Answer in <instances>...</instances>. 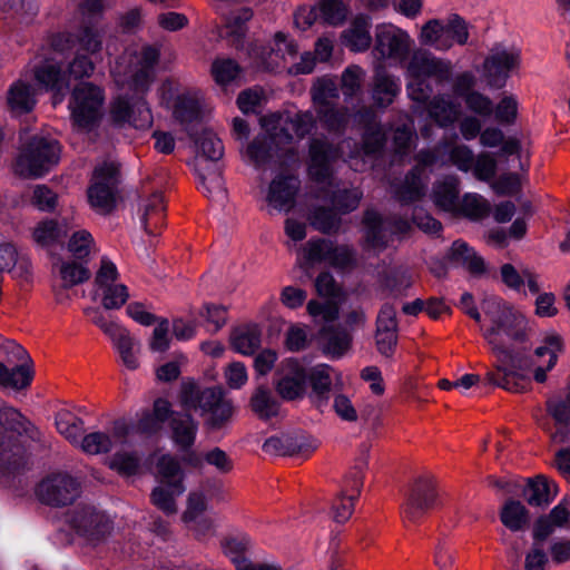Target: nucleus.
Returning <instances> with one entry per match:
<instances>
[{
	"instance_id": "nucleus-1",
	"label": "nucleus",
	"mask_w": 570,
	"mask_h": 570,
	"mask_svg": "<svg viewBox=\"0 0 570 570\" xmlns=\"http://www.w3.org/2000/svg\"><path fill=\"white\" fill-rule=\"evenodd\" d=\"M462 311L481 324L482 335L497 357L495 371L488 372L485 380L509 392L524 391L529 383V365L514 352V344L525 337V317L497 296H487L481 305L484 314L474 306L473 297L464 293L460 299Z\"/></svg>"
},
{
	"instance_id": "nucleus-2",
	"label": "nucleus",
	"mask_w": 570,
	"mask_h": 570,
	"mask_svg": "<svg viewBox=\"0 0 570 570\" xmlns=\"http://www.w3.org/2000/svg\"><path fill=\"white\" fill-rule=\"evenodd\" d=\"M105 8V0H85L79 4L82 21L77 27L52 33L49 46L40 48L29 71H94L102 48V31L90 21Z\"/></svg>"
},
{
	"instance_id": "nucleus-3",
	"label": "nucleus",
	"mask_w": 570,
	"mask_h": 570,
	"mask_svg": "<svg viewBox=\"0 0 570 570\" xmlns=\"http://www.w3.org/2000/svg\"><path fill=\"white\" fill-rule=\"evenodd\" d=\"M410 32L392 22L376 24L372 55L376 71L385 67H402L407 71H449L450 61L423 48H414Z\"/></svg>"
},
{
	"instance_id": "nucleus-4",
	"label": "nucleus",
	"mask_w": 570,
	"mask_h": 570,
	"mask_svg": "<svg viewBox=\"0 0 570 570\" xmlns=\"http://www.w3.org/2000/svg\"><path fill=\"white\" fill-rule=\"evenodd\" d=\"M266 136L257 137L246 147L245 158L255 166L266 164L274 154L285 148L294 139L303 138L313 127V118L309 114L288 115L273 114L261 120Z\"/></svg>"
},
{
	"instance_id": "nucleus-5",
	"label": "nucleus",
	"mask_w": 570,
	"mask_h": 570,
	"mask_svg": "<svg viewBox=\"0 0 570 570\" xmlns=\"http://www.w3.org/2000/svg\"><path fill=\"white\" fill-rule=\"evenodd\" d=\"M21 150L17 159L16 170L23 177H40L56 166L60 159V145L40 134L30 136L23 130L20 136Z\"/></svg>"
},
{
	"instance_id": "nucleus-6",
	"label": "nucleus",
	"mask_w": 570,
	"mask_h": 570,
	"mask_svg": "<svg viewBox=\"0 0 570 570\" xmlns=\"http://www.w3.org/2000/svg\"><path fill=\"white\" fill-rule=\"evenodd\" d=\"M470 38L469 22L458 13H451L445 19L432 18L426 20L417 32L420 48L446 52L455 45L464 46Z\"/></svg>"
},
{
	"instance_id": "nucleus-7",
	"label": "nucleus",
	"mask_w": 570,
	"mask_h": 570,
	"mask_svg": "<svg viewBox=\"0 0 570 570\" xmlns=\"http://www.w3.org/2000/svg\"><path fill=\"white\" fill-rule=\"evenodd\" d=\"M156 462L157 485L150 493L151 503L166 514H175L178 511L177 499L186 490L184 484V471L179 462L169 454L154 455Z\"/></svg>"
},
{
	"instance_id": "nucleus-8",
	"label": "nucleus",
	"mask_w": 570,
	"mask_h": 570,
	"mask_svg": "<svg viewBox=\"0 0 570 570\" xmlns=\"http://www.w3.org/2000/svg\"><path fill=\"white\" fill-rule=\"evenodd\" d=\"M105 101L101 87L85 80L75 83L68 104L75 129L80 132L95 129L105 114Z\"/></svg>"
},
{
	"instance_id": "nucleus-9",
	"label": "nucleus",
	"mask_w": 570,
	"mask_h": 570,
	"mask_svg": "<svg viewBox=\"0 0 570 570\" xmlns=\"http://www.w3.org/2000/svg\"><path fill=\"white\" fill-rule=\"evenodd\" d=\"M118 184V167L115 161L105 160L94 170L88 189L90 205L100 213H108L115 206Z\"/></svg>"
},
{
	"instance_id": "nucleus-10",
	"label": "nucleus",
	"mask_w": 570,
	"mask_h": 570,
	"mask_svg": "<svg viewBox=\"0 0 570 570\" xmlns=\"http://www.w3.org/2000/svg\"><path fill=\"white\" fill-rule=\"evenodd\" d=\"M362 191L357 188L337 189L330 199L331 208L318 207L311 214V224L318 230L330 233L338 225V214H346L357 208Z\"/></svg>"
},
{
	"instance_id": "nucleus-11",
	"label": "nucleus",
	"mask_w": 570,
	"mask_h": 570,
	"mask_svg": "<svg viewBox=\"0 0 570 570\" xmlns=\"http://www.w3.org/2000/svg\"><path fill=\"white\" fill-rule=\"evenodd\" d=\"M94 297L107 309L121 307L129 297L127 287L118 282L116 265L102 257L95 278Z\"/></svg>"
},
{
	"instance_id": "nucleus-12",
	"label": "nucleus",
	"mask_w": 570,
	"mask_h": 570,
	"mask_svg": "<svg viewBox=\"0 0 570 570\" xmlns=\"http://www.w3.org/2000/svg\"><path fill=\"white\" fill-rule=\"evenodd\" d=\"M68 522L71 529L89 544H98L111 531L109 518L92 507L75 510Z\"/></svg>"
},
{
	"instance_id": "nucleus-13",
	"label": "nucleus",
	"mask_w": 570,
	"mask_h": 570,
	"mask_svg": "<svg viewBox=\"0 0 570 570\" xmlns=\"http://www.w3.org/2000/svg\"><path fill=\"white\" fill-rule=\"evenodd\" d=\"M52 276L56 301L59 304H65L69 299L66 289L86 282L90 276V272L86 262L73 257H63L58 258L53 263Z\"/></svg>"
},
{
	"instance_id": "nucleus-14",
	"label": "nucleus",
	"mask_w": 570,
	"mask_h": 570,
	"mask_svg": "<svg viewBox=\"0 0 570 570\" xmlns=\"http://www.w3.org/2000/svg\"><path fill=\"white\" fill-rule=\"evenodd\" d=\"M305 375L306 383L311 387L308 396L317 407L327 404L328 394L333 387L340 389L344 385L342 373L325 363L305 370Z\"/></svg>"
},
{
	"instance_id": "nucleus-15",
	"label": "nucleus",
	"mask_w": 570,
	"mask_h": 570,
	"mask_svg": "<svg viewBox=\"0 0 570 570\" xmlns=\"http://www.w3.org/2000/svg\"><path fill=\"white\" fill-rule=\"evenodd\" d=\"M130 443L129 423L125 420L116 421L107 431L91 432L85 435L80 442L83 452L99 454L112 449L122 448Z\"/></svg>"
},
{
	"instance_id": "nucleus-16",
	"label": "nucleus",
	"mask_w": 570,
	"mask_h": 570,
	"mask_svg": "<svg viewBox=\"0 0 570 570\" xmlns=\"http://www.w3.org/2000/svg\"><path fill=\"white\" fill-rule=\"evenodd\" d=\"M110 118L119 127L131 126L147 128L151 124V114L140 98L119 96L110 106Z\"/></svg>"
},
{
	"instance_id": "nucleus-17",
	"label": "nucleus",
	"mask_w": 570,
	"mask_h": 570,
	"mask_svg": "<svg viewBox=\"0 0 570 570\" xmlns=\"http://www.w3.org/2000/svg\"><path fill=\"white\" fill-rule=\"evenodd\" d=\"M299 180L289 174H277L265 189L264 199L271 210L289 212L295 205Z\"/></svg>"
},
{
	"instance_id": "nucleus-18",
	"label": "nucleus",
	"mask_w": 570,
	"mask_h": 570,
	"mask_svg": "<svg viewBox=\"0 0 570 570\" xmlns=\"http://www.w3.org/2000/svg\"><path fill=\"white\" fill-rule=\"evenodd\" d=\"M315 288L320 296L327 298L324 304L311 299L307 303L308 314L317 321L321 318L325 323H331L338 317V306L335 298L338 296L340 288L333 276L328 273H322L315 281Z\"/></svg>"
},
{
	"instance_id": "nucleus-19",
	"label": "nucleus",
	"mask_w": 570,
	"mask_h": 570,
	"mask_svg": "<svg viewBox=\"0 0 570 570\" xmlns=\"http://www.w3.org/2000/svg\"><path fill=\"white\" fill-rule=\"evenodd\" d=\"M365 464V461L360 462L348 473L345 478L342 492L333 502L332 517L338 523L347 521L354 511V501L363 485L362 472Z\"/></svg>"
},
{
	"instance_id": "nucleus-20",
	"label": "nucleus",
	"mask_w": 570,
	"mask_h": 570,
	"mask_svg": "<svg viewBox=\"0 0 570 570\" xmlns=\"http://www.w3.org/2000/svg\"><path fill=\"white\" fill-rule=\"evenodd\" d=\"M562 351L563 340L558 333L553 331L543 333L540 344L534 351L533 376L538 383H543L547 380V372L554 367Z\"/></svg>"
},
{
	"instance_id": "nucleus-21",
	"label": "nucleus",
	"mask_w": 570,
	"mask_h": 570,
	"mask_svg": "<svg viewBox=\"0 0 570 570\" xmlns=\"http://www.w3.org/2000/svg\"><path fill=\"white\" fill-rule=\"evenodd\" d=\"M37 493L48 504L65 505L77 497L78 483L67 474H55L38 485Z\"/></svg>"
},
{
	"instance_id": "nucleus-22",
	"label": "nucleus",
	"mask_w": 570,
	"mask_h": 570,
	"mask_svg": "<svg viewBox=\"0 0 570 570\" xmlns=\"http://www.w3.org/2000/svg\"><path fill=\"white\" fill-rule=\"evenodd\" d=\"M436 491L431 481L421 480L415 483L402 508L404 521L415 523L434 507Z\"/></svg>"
},
{
	"instance_id": "nucleus-23",
	"label": "nucleus",
	"mask_w": 570,
	"mask_h": 570,
	"mask_svg": "<svg viewBox=\"0 0 570 570\" xmlns=\"http://www.w3.org/2000/svg\"><path fill=\"white\" fill-rule=\"evenodd\" d=\"M312 96L318 114L328 127L336 128L346 120L345 112L335 109L337 88L330 79H318L312 89Z\"/></svg>"
},
{
	"instance_id": "nucleus-24",
	"label": "nucleus",
	"mask_w": 570,
	"mask_h": 570,
	"mask_svg": "<svg viewBox=\"0 0 570 570\" xmlns=\"http://www.w3.org/2000/svg\"><path fill=\"white\" fill-rule=\"evenodd\" d=\"M338 153L326 141L314 139L309 147L308 173L312 179L323 184L330 183L333 173V163L337 159Z\"/></svg>"
},
{
	"instance_id": "nucleus-25",
	"label": "nucleus",
	"mask_w": 570,
	"mask_h": 570,
	"mask_svg": "<svg viewBox=\"0 0 570 570\" xmlns=\"http://www.w3.org/2000/svg\"><path fill=\"white\" fill-rule=\"evenodd\" d=\"M223 397V391L218 387H202L194 381H185L181 384L180 403L187 409L200 410L203 415Z\"/></svg>"
},
{
	"instance_id": "nucleus-26",
	"label": "nucleus",
	"mask_w": 570,
	"mask_h": 570,
	"mask_svg": "<svg viewBox=\"0 0 570 570\" xmlns=\"http://www.w3.org/2000/svg\"><path fill=\"white\" fill-rule=\"evenodd\" d=\"M163 99L174 108L175 116L181 121L191 120L197 117L203 95L197 90H186L176 94L170 83H166L161 88Z\"/></svg>"
},
{
	"instance_id": "nucleus-27",
	"label": "nucleus",
	"mask_w": 570,
	"mask_h": 570,
	"mask_svg": "<svg viewBox=\"0 0 570 570\" xmlns=\"http://www.w3.org/2000/svg\"><path fill=\"white\" fill-rule=\"evenodd\" d=\"M521 49L511 43L497 42L490 49L484 59V71H512L520 69Z\"/></svg>"
},
{
	"instance_id": "nucleus-28",
	"label": "nucleus",
	"mask_w": 570,
	"mask_h": 570,
	"mask_svg": "<svg viewBox=\"0 0 570 570\" xmlns=\"http://www.w3.org/2000/svg\"><path fill=\"white\" fill-rule=\"evenodd\" d=\"M277 392L284 399L294 401L303 399L306 393L305 368L296 360H287L285 372L277 383Z\"/></svg>"
},
{
	"instance_id": "nucleus-29",
	"label": "nucleus",
	"mask_w": 570,
	"mask_h": 570,
	"mask_svg": "<svg viewBox=\"0 0 570 570\" xmlns=\"http://www.w3.org/2000/svg\"><path fill=\"white\" fill-rule=\"evenodd\" d=\"M372 20L368 16H356L348 27L341 35V42L344 47L354 52H362L370 48L372 40L371 35Z\"/></svg>"
},
{
	"instance_id": "nucleus-30",
	"label": "nucleus",
	"mask_w": 570,
	"mask_h": 570,
	"mask_svg": "<svg viewBox=\"0 0 570 570\" xmlns=\"http://www.w3.org/2000/svg\"><path fill=\"white\" fill-rule=\"evenodd\" d=\"M17 355L24 362L13 368L0 363V386L3 389L21 390L27 387L33 377L31 360L24 348L17 346Z\"/></svg>"
},
{
	"instance_id": "nucleus-31",
	"label": "nucleus",
	"mask_w": 570,
	"mask_h": 570,
	"mask_svg": "<svg viewBox=\"0 0 570 570\" xmlns=\"http://www.w3.org/2000/svg\"><path fill=\"white\" fill-rule=\"evenodd\" d=\"M558 528H570V502L566 498L548 515L537 520L533 529L534 539L544 540Z\"/></svg>"
},
{
	"instance_id": "nucleus-32",
	"label": "nucleus",
	"mask_w": 570,
	"mask_h": 570,
	"mask_svg": "<svg viewBox=\"0 0 570 570\" xmlns=\"http://www.w3.org/2000/svg\"><path fill=\"white\" fill-rule=\"evenodd\" d=\"M173 414L170 403L167 400L158 399L154 403L153 412H142L136 424L130 425V440L135 431L145 434H153L161 429L163 423Z\"/></svg>"
},
{
	"instance_id": "nucleus-33",
	"label": "nucleus",
	"mask_w": 570,
	"mask_h": 570,
	"mask_svg": "<svg viewBox=\"0 0 570 570\" xmlns=\"http://www.w3.org/2000/svg\"><path fill=\"white\" fill-rule=\"evenodd\" d=\"M7 104L13 115L28 114L36 106V89L26 81L18 80L8 90Z\"/></svg>"
},
{
	"instance_id": "nucleus-34",
	"label": "nucleus",
	"mask_w": 570,
	"mask_h": 570,
	"mask_svg": "<svg viewBox=\"0 0 570 570\" xmlns=\"http://www.w3.org/2000/svg\"><path fill=\"white\" fill-rule=\"evenodd\" d=\"M171 439L176 445L186 450L196 439L198 423L187 413H174L170 415Z\"/></svg>"
},
{
	"instance_id": "nucleus-35",
	"label": "nucleus",
	"mask_w": 570,
	"mask_h": 570,
	"mask_svg": "<svg viewBox=\"0 0 570 570\" xmlns=\"http://www.w3.org/2000/svg\"><path fill=\"white\" fill-rule=\"evenodd\" d=\"M109 340L118 352L122 364L129 370H136L139 365V342L124 326Z\"/></svg>"
},
{
	"instance_id": "nucleus-36",
	"label": "nucleus",
	"mask_w": 570,
	"mask_h": 570,
	"mask_svg": "<svg viewBox=\"0 0 570 570\" xmlns=\"http://www.w3.org/2000/svg\"><path fill=\"white\" fill-rule=\"evenodd\" d=\"M364 232L366 243L373 248H382L387 244V237L392 233V224L384 222L373 210H368L364 216Z\"/></svg>"
},
{
	"instance_id": "nucleus-37",
	"label": "nucleus",
	"mask_w": 570,
	"mask_h": 570,
	"mask_svg": "<svg viewBox=\"0 0 570 570\" xmlns=\"http://www.w3.org/2000/svg\"><path fill=\"white\" fill-rule=\"evenodd\" d=\"M434 204L444 212L452 213L459 208V181L448 176L435 184L432 193Z\"/></svg>"
},
{
	"instance_id": "nucleus-38",
	"label": "nucleus",
	"mask_w": 570,
	"mask_h": 570,
	"mask_svg": "<svg viewBox=\"0 0 570 570\" xmlns=\"http://www.w3.org/2000/svg\"><path fill=\"white\" fill-rule=\"evenodd\" d=\"M558 493V487L554 482L544 476H537L529 480L523 490V494L530 505H547Z\"/></svg>"
},
{
	"instance_id": "nucleus-39",
	"label": "nucleus",
	"mask_w": 570,
	"mask_h": 570,
	"mask_svg": "<svg viewBox=\"0 0 570 570\" xmlns=\"http://www.w3.org/2000/svg\"><path fill=\"white\" fill-rule=\"evenodd\" d=\"M253 11L249 8H240L229 13L224 26L225 37L236 48L243 46L247 33V22L252 19Z\"/></svg>"
},
{
	"instance_id": "nucleus-40",
	"label": "nucleus",
	"mask_w": 570,
	"mask_h": 570,
	"mask_svg": "<svg viewBox=\"0 0 570 570\" xmlns=\"http://www.w3.org/2000/svg\"><path fill=\"white\" fill-rule=\"evenodd\" d=\"M500 520L507 529L518 532L528 528L530 515L523 503L508 500L500 510Z\"/></svg>"
},
{
	"instance_id": "nucleus-41",
	"label": "nucleus",
	"mask_w": 570,
	"mask_h": 570,
	"mask_svg": "<svg viewBox=\"0 0 570 570\" xmlns=\"http://www.w3.org/2000/svg\"><path fill=\"white\" fill-rule=\"evenodd\" d=\"M200 188L207 197L222 200L225 197L224 180L216 165L198 164Z\"/></svg>"
},
{
	"instance_id": "nucleus-42",
	"label": "nucleus",
	"mask_w": 570,
	"mask_h": 570,
	"mask_svg": "<svg viewBox=\"0 0 570 570\" xmlns=\"http://www.w3.org/2000/svg\"><path fill=\"white\" fill-rule=\"evenodd\" d=\"M449 255L454 263L463 266L472 274L484 272L483 259L465 242L455 240L451 246Z\"/></svg>"
},
{
	"instance_id": "nucleus-43",
	"label": "nucleus",
	"mask_w": 570,
	"mask_h": 570,
	"mask_svg": "<svg viewBox=\"0 0 570 570\" xmlns=\"http://www.w3.org/2000/svg\"><path fill=\"white\" fill-rule=\"evenodd\" d=\"M230 342L236 352L250 355L261 345V332L255 325L238 327L233 332Z\"/></svg>"
},
{
	"instance_id": "nucleus-44",
	"label": "nucleus",
	"mask_w": 570,
	"mask_h": 570,
	"mask_svg": "<svg viewBox=\"0 0 570 570\" xmlns=\"http://www.w3.org/2000/svg\"><path fill=\"white\" fill-rule=\"evenodd\" d=\"M331 249L332 243L324 239H312L299 249L298 264L308 267L321 262L328 263Z\"/></svg>"
},
{
	"instance_id": "nucleus-45",
	"label": "nucleus",
	"mask_w": 570,
	"mask_h": 570,
	"mask_svg": "<svg viewBox=\"0 0 570 570\" xmlns=\"http://www.w3.org/2000/svg\"><path fill=\"white\" fill-rule=\"evenodd\" d=\"M490 213L489 202L479 194L469 193L459 199L458 210L452 214L462 215L471 219H481Z\"/></svg>"
},
{
	"instance_id": "nucleus-46",
	"label": "nucleus",
	"mask_w": 570,
	"mask_h": 570,
	"mask_svg": "<svg viewBox=\"0 0 570 570\" xmlns=\"http://www.w3.org/2000/svg\"><path fill=\"white\" fill-rule=\"evenodd\" d=\"M71 73H38V83L52 94L53 104L61 102L69 85Z\"/></svg>"
},
{
	"instance_id": "nucleus-47",
	"label": "nucleus",
	"mask_w": 570,
	"mask_h": 570,
	"mask_svg": "<svg viewBox=\"0 0 570 570\" xmlns=\"http://www.w3.org/2000/svg\"><path fill=\"white\" fill-rule=\"evenodd\" d=\"M252 410L262 419L276 416L279 411L278 402L265 387H257L250 399Z\"/></svg>"
},
{
	"instance_id": "nucleus-48",
	"label": "nucleus",
	"mask_w": 570,
	"mask_h": 570,
	"mask_svg": "<svg viewBox=\"0 0 570 570\" xmlns=\"http://www.w3.org/2000/svg\"><path fill=\"white\" fill-rule=\"evenodd\" d=\"M317 9L324 22L332 26L341 24L348 12V6L344 0H320Z\"/></svg>"
},
{
	"instance_id": "nucleus-49",
	"label": "nucleus",
	"mask_w": 570,
	"mask_h": 570,
	"mask_svg": "<svg viewBox=\"0 0 570 570\" xmlns=\"http://www.w3.org/2000/svg\"><path fill=\"white\" fill-rule=\"evenodd\" d=\"M94 247L92 236L85 229L73 232L67 246L71 257L86 263Z\"/></svg>"
},
{
	"instance_id": "nucleus-50",
	"label": "nucleus",
	"mask_w": 570,
	"mask_h": 570,
	"mask_svg": "<svg viewBox=\"0 0 570 570\" xmlns=\"http://www.w3.org/2000/svg\"><path fill=\"white\" fill-rule=\"evenodd\" d=\"M422 171L420 167H416L411 175L405 179L404 185L397 191L399 198L402 202H413L419 199L425 190V179L422 178Z\"/></svg>"
},
{
	"instance_id": "nucleus-51",
	"label": "nucleus",
	"mask_w": 570,
	"mask_h": 570,
	"mask_svg": "<svg viewBox=\"0 0 570 570\" xmlns=\"http://www.w3.org/2000/svg\"><path fill=\"white\" fill-rule=\"evenodd\" d=\"M109 466L124 476H131L139 472L140 460L134 452L118 451L110 459Z\"/></svg>"
},
{
	"instance_id": "nucleus-52",
	"label": "nucleus",
	"mask_w": 570,
	"mask_h": 570,
	"mask_svg": "<svg viewBox=\"0 0 570 570\" xmlns=\"http://www.w3.org/2000/svg\"><path fill=\"white\" fill-rule=\"evenodd\" d=\"M429 112L440 126H446L456 119L459 108L450 100L438 98L430 102Z\"/></svg>"
},
{
	"instance_id": "nucleus-53",
	"label": "nucleus",
	"mask_w": 570,
	"mask_h": 570,
	"mask_svg": "<svg viewBox=\"0 0 570 570\" xmlns=\"http://www.w3.org/2000/svg\"><path fill=\"white\" fill-rule=\"evenodd\" d=\"M58 432L67 440L78 442L82 432V421L67 411L60 412L56 419Z\"/></svg>"
},
{
	"instance_id": "nucleus-54",
	"label": "nucleus",
	"mask_w": 570,
	"mask_h": 570,
	"mask_svg": "<svg viewBox=\"0 0 570 570\" xmlns=\"http://www.w3.org/2000/svg\"><path fill=\"white\" fill-rule=\"evenodd\" d=\"M322 336L325 351L332 357H341L350 347L351 337L345 332H331L324 328Z\"/></svg>"
},
{
	"instance_id": "nucleus-55",
	"label": "nucleus",
	"mask_w": 570,
	"mask_h": 570,
	"mask_svg": "<svg viewBox=\"0 0 570 570\" xmlns=\"http://www.w3.org/2000/svg\"><path fill=\"white\" fill-rule=\"evenodd\" d=\"M333 52V41L328 38H320L315 45V51L305 52L302 56L303 67L298 71H311L314 68V61H328Z\"/></svg>"
},
{
	"instance_id": "nucleus-56",
	"label": "nucleus",
	"mask_w": 570,
	"mask_h": 570,
	"mask_svg": "<svg viewBox=\"0 0 570 570\" xmlns=\"http://www.w3.org/2000/svg\"><path fill=\"white\" fill-rule=\"evenodd\" d=\"M196 144L206 160L217 161L224 154L220 139L210 130H204Z\"/></svg>"
},
{
	"instance_id": "nucleus-57",
	"label": "nucleus",
	"mask_w": 570,
	"mask_h": 570,
	"mask_svg": "<svg viewBox=\"0 0 570 570\" xmlns=\"http://www.w3.org/2000/svg\"><path fill=\"white\" fill-rule=\"evenodd\" d=\"M399 91V85L387 73H380L375 81L373 97L379 105L385 106L392 102Z\"/></svg>"
},
{
	"instance_id": "nucleus-58",
	"label": "nucleus",
	"mask_w": 570,
	"mask_h": 570,
	"mask_svg": "<svg viewBox=\"0 0 570 570\" xmlns=\"http://www.w3.org/2000/svg\"><path fill=\"white\" fill-rule=\"evenodd\" d=\"M548 411L557 422H570V380L563 396L549 400Z\"/></svg>"
},
{
	"instance_id": "nucleus-59",
	"label": "nucleus",
	"mask_w": 570,
	"mask_h": 570,
	"mask_svg": "<svg viewBox=\"0 0 570 570\" xmlns=\"http://www.w3.org/2000/svg\"><path fill=\"white\" fill-rule=\"evenodd\" d=\"M385 140V132L379 126H371L364 135L363 147L350 155L351 158L357 157L361 154L366 156L376 153Z\"/></svg>"
},
{
	"instance_id": "nucleus-60",
	"label": "nucleus",
	"mask_w": 570,
	"mask_h": 570,
	"mask_svg": "<svg viewBox=\"0 0 570 570\" xmlns=\"http://www.w3.org/2000/svg\"><path fill=\"white\" fill-rule=\"evenodd\" d=\"M233 412L234 410L230 401L223 397L208 413L205 414L206 423L213 429H218L232 417Z\"/></svg>"
},
{
	"instance_id": "nucleus-61",
	"label": "nucleus",
	"mask_w": 570,
	"mask_h": 570,
	"mask_svg": "<svg viewBox=\"0 0 570 570\" xmlns=\"http://www.w3.org/2000/svg\"><path fill=\"white\" fill-rule=\"evenodd\" d=\"M169 323L167 320L158 322L153 331L149 338L148 345L153 352L164 353L169 348L170 335H169Z\"/></svg>"
},
{
	"instance_id": "nucleus-62",
	"label": "nucleus",
	"mask_w": 570,
	"mask_h": 570,
	"mask_svg": "<svg viewBox=\"0 0 570 570\" xmlns=\"http://www.w3.org/2000/svg\"><path fill=\"white\" fill-rule=\"evenodd\" d=\"M289 455L308 456L318 446L316 439L304 433L289 434Z\"/></svg>"
},
{
	"instance_id": "nucleus-63",
	"label": "nucleus",
	"mask_w": 570,
	"mask_h": 570,
	"mask_svg": "<svg viewBox=\"0 0 570 570\" xmlns=\"http://www.w3.org/2000/svg\"><path fill=\"white\" fill-rule=\"evenodd\" d=\"M449 154V161L455 165L460 170L468 173L474 164V156L466 146L458 145L453 147H444Z\"/></svg>"
},
{
	"instance_id": "nucleus-64",
	"label": "nucleus",
	"mask_w": 570,
	"mask_h": 570,
	"mask_svg": "<svg viewBox=\"0 0 570 570\" xmlns=\"http://www.w3.org/2000/svg\"><path fill=\"white\" fill-rule=\"evenodd\" d=\"M164 198L160 193L153 194L142 205L141 224L147 233L153 218H158L164 210Z\"/></svg>"
}]
</instances>
